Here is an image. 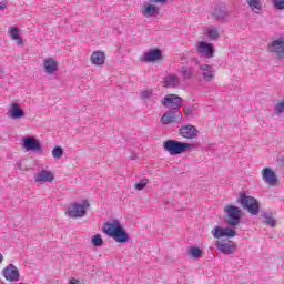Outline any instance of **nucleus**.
I'll list each match as a JSON object with an SVG mask.
<instances>
[{
  "label": "nucleus",
  "mask_w": 284,
  "mask_h": 284,
  "mask_svg": "<svg viewBox=\"0 0 284 284\" xmlns=\"http://www.w3.org/2000/svg\"><path fill=\"white\" fill-rule=\"evenodd\" d=\"M102 232L106 234V236H110V239H114L116 243H128V241H130V235L123 230L119 220L105 222Z\"/></svg>",
  "instance_id": "obj_1"
},
{
  "label": "nucleus",
  "mask_w": 284,
  "mask_h": 284,
  "mask_svg": "<svg viewBox=\"0 0 284 284\" xmlns=\"http://www.w3.org/2000/svg\"><path fill=\"white\" fill-rule=\"evenodd\" d=\"M194 144L187 142H181L175 140H166L163 142V149L169 152L171 156H176L179 154H184V152H190L193 150Z\"/></svg>",
  "instance_id": "obj_2"
},
{
  "label": "nucleus",
  "mask_w": 284,
  "mask_h": 284,
  "mask_svg": "<svg viewBox=\"0 0 284 284\" xmlns=\"http://www.w3.org/2000/svg\"><path fill=\"white\" fill-rule=\"evenodd\" d=\"M237 203H240L244 210H247L252 216H257L258 212H261V204L254 196L241 194L237 199Z\"/></svg>",
  "instance_id": "obj_3"
},
{
  "label": "nucleus",
  "mask_w": 284,
  "mask_h": 284,
  "mask_svg": "<svg viewBox=\"0 0 284 284\" xmlns=\"http://www.w3.org/2000/svg\"><path fill=\"white\" fill-rule=\"evenodd\" d=\"M88 207H90V202L88 200H82V202H74L67 211V216L69 219H83L88 214Z\"/></svg>",
  "instance_id": "obj_4"
},
{
  "label": "nucleus",
  "mask_w": 284,
  "mask_h": 284,
  "mask_svg": "<svg viewBox=\"0 0 284 284\" xmlns=\"http://www.w3.org/2000/svg\"><path fill=\"white\" fill-rule=\"evenodd\" d=\"M224 212L227 214V225H231L234 227L235 225H239L241 223V216L243 214V211L239 209V206H234L232 204H227L224 209Z\"/></svg>",
  "instance_id": "obj_5"
},
{
  "label": "nucleus",
  "mask_w": 284,
  "mask_h": 284,
  "mask_svg": "<svg viewBox=\"0 0 284 284\" xmlns=\"http://www.w3.org/2000/svg\"><path fill=\"white\" fill-rule=\"evenodd\" d=\"M183 104V99L176 94H168L162 100V105L170 111H181V105Z\"/></svg>",
  "instance_id": "obj_6"
},
{
  "label": "nucleus",
  "mask_w": 284,
  "mask_h": 284,
  "mask_svg": "<svg viewBox=\"0 0 284 284\" xmlns=\"http://www.w3.org/2000/svg\"><path fill=\"white\" fill-rule=\"evenodd\" d=\"M181 121H183V114L181 111H169L164 113L160 119V123H162V125H170V123H181Z\"/></svg>",
  "instance_id": "obj_7"
},
{
  "label": "nucleus",
  "mask_w": 284,
  "mask_h": 284,
  "mask_svg": "<svg viewBox=\"0 0 284 284\" xmlns=\"http://www.w3.org/2000/svg\"><path fill=\"white\" fill-rule=\"evenodd\" d=\"M262 179L268 187H276L278 185V178L276 176V172L272 170V168H264L262 170Z\"/></svg>",
  "instance_id": "obj_8"
},
{
  "label": "nucleus",
  "mask_w": 284,
  "mask_h": 284,
  "mask_svg": "<svg viewBox=\"0 0 284 284\" xmlns=\"http://www.w3.org/2000/svg\"><path fill=\"white\" fill-rule=\"evenodd\" d=\"M179 134L182 136V139H186L187 141H194V139L199 136V130H196V126L192 124L182 125L179 129Z\"/></svg>",
  "instance_id": "obj_9"
},
{
  "label": "nucleus",
  "mask_w": 284,
  "mask_h": 284,
  "mask_svg": "<svg viewBox=\"0 0 284 284\" xmlns=\"http://www.w3.org/2000/svg\"><path fill=\"white\" fill-rule=\"evenodd\" d=\"M268 52H274L278 59H283L284 55V38H280L273 41L267 47Z\"/></svg>",
  "instance_id": "obj_10"
},
{
  "label": "nucleus",
  "mask_w": 284,
  "mask_h": 284,
  "mask_svg": "<svg viewBox=\"0 0 284 284\" xmlns=\"http://www.w3.org/2000/svg\"><path fill=\"white\" fill-rule=\"evenodd\" d=\"M199 57H204L205 59H212L214 57V47L212 43L200 42L197 47Z\"/></svg>",
  "instance_id": "obj_11"
},
{
  "label": "nucleus",
  "mask_w": 284,
  "mask_h": 284,
  "mask_svg": "<svg viewBox=\"0 0 284 284\" xmlns=\"http://www.w3.org/2000/svg\"><path fill=\"white\" fill-rule=\"evenodd\" d=\"M211 234L214 239H223V236H226L227 239H232V236H236V231L233 229H223L220 226L214 227L211 231Z\"/></svg>",
  "instance_id": "obj_12"
},
{
  "label": "nucleus",
  "mask_w": 284,
  "mask_h": 284,
  "mask_svg": "<svg viewBox=\"0 0 284 284\" xmlns=\"http://www.w3.org/2000/svg\"><path fill=\"white\" fill-rule=\"evenodd\" d=\"M3 276L6 281H10V283H14L19 281V268L17 266L10 264L3 268Z\"/></svg>",
  "instance_id": "obj_13"
},
{
  "label": "nucleus",
  "mask_w": 284,
  "mask_h": 284,
  "mask_svg": "<svg viewBox=\"0 0 284 284\" xmlns=\"http://www.w3.org/2000/svg\"><path fill=\"white\" fill-rule=\"evenodd\" d=\"M161 57H163V52L159 49H153L149 52L143 53L141 61L144 63H154V61L161 60Z\"/></svg>",
  "instance_id": "obj_14"
},
{
  "label": "nucleus",
  "mask_w": 284,
  "mask_h": 284,
  "mask_svg": "<svg viewBox=\"0 0 284 284\" xmlns=\"http://www.w3.org/2000/svg\"><path fill=\"white\" fill-rule=\"evenodd\" d=\"M34 181L36 183H40V185L43 183H52V181H54V173L49 170H42L36 174Z\"/></svg>",
  "instance_id": "obj_15"
},
{
  "label": "nucleus",
  "mask_w": 284,
  "mask_h": 284,
  "mask_svg": "<svg viewBox=\"0 0 284 284\" xmlns=\"http://www.w3.org/2000/svg\"><path fill=\"white\" fill-rule=\"evenodd\" d=\"M200 70L202 71V78L207 83H212L214 81V77H216V71H214V67L210 64L200 65Z\"/></svg>",
  "instance_id": "obj_16"
},
{
  "label": "nucleus",
  "mask_w": 284,
  "mask_h": 284,
  "mask_svg": "<svg viewBox=\"0 0 284 284\" xmlns=\"http://www.w3.org/2000/svg\"><path fill=\"white\" fill-rule=\"evenodd\" d=\"M7 116H9V119H13V121H17V119H23V116H26V113L23 112L21 106H19V103H12L7 112Z\"/></svg>",
  "instance_id": "obj_17"
},
{
  "label": "nucleus",
  "mask_w": 284,
  "mask_h": 284,
  "mask_svg": "<svg viewBox=\"0 0 284 284\" xmlns=\"http://www.w3.org/2000/svg\"><path fill=\"white\" fill-rule=\"evenodd\" d=\"M23 148L27 151L37 150L38 152H41V143H39V140H37L32 136L23 138Z\"/></svg>",
  "instance_id": "obj_18"
},
{
  "label": "nucleus",
  "mask_w": 284,
  "mask_h": 284,
  "mask_svg": "<svg viewBox=\"0 0 284 284\" xmlns=\"http://www.w3.org/2000/svg\"><path fill=\"white\" fill-rule=\"evenodd\" d=\"M43 68L47 74H54L59 70V62L52 58H47L43 60Z\"/></svg>",
  "instance_id": "obj_19"
},
{
  "label": "nucleus",
  "mask_w": 284,
  "mask_h": 284,
  "mask_svg": "<svg viewBox=\"0 0 284 284\" xmlns=\"http://www.w3.org/2000/svg\"><path fill=\"white\" fill-rule=\"evenodd\" d=\"M90 61L92 65H103L105 63V53L103 51H94L91 54Z\"/></svg>",
  "instance_id": "obj_20"
},
{
  "label": "nucleus",
  "mask_w": 284,
  "mask_h": 284,
  "mask_svg": "<svg viewBox=\"0 0 284 284\" xmlns=\"http://www.w3.org/2000/svg\"><path fill=\"white\" fill-rule=\"evenodd\" d=\"M216 247L222 252V254L226 255L232 254L236 250V246L223 242H216Z\"/></svg>",
  "instance_id": "obj_21"
},
{
  "label": "nucleus",
  "mask_w": 284,
  "mask_h": 284,
  "mask_svg": "<svg viewBox=\"0 0 284 284\" xmlns=\"http://www.w3.org/2000/svg\"><path fill=\"white\" fill-rule=\"evenodd\" d=\"M144 17H154V14H159V7L156 4H144V9L142 11Z\"/></svg>",
  "instance_id": "obj_22"
},
{
  "label": "nucleus",
  "mask_w": 284,
  "mask_h": 284,
  "mask_svg": "<svg viewBox=\"0 0 284 284\" xmlns=\"http://www.w3.org/2000/svg\"><path fill=\"white\" fill-rule=\"evenodd\" d=\"M9 37H11V39L16 41L18 45H23V38H21V32H19L18 28H11L9 31Z\"/></svg>",
  "instance_id": "obj_23"
},
{
  "label": "nucleus",
  "mask_w": 284,
  "mask_h": 284,
  "mask_svg": "<svg viewBox=\"0 0 284 284\" xmlns=\"http://www.w3.org/2000/svg\"><path fill=\"white\" fill-rule=\"evenodd\" d=\"M179 84V77L169 75L164 79V88H176Z\"/></svg>",
  "instance_id": "obj_24"
},
{
  "label": "nucleus",
  "mask_w": 284,
  "mask_h": 284,
  "mask_svg": "<svg viewBox=\"0 0 284 284\" xmlns=\"http://www.w3.org/2000/svg\"><path fill=\"white\" fill-rule=\"evenodd\" d=\"M246 3L253 12H261V0H246Z\"/></svg>",
  "instance_id": "obj_25"
},
{
  "label": "nucleus",
  "mask_w": 284,
  "mask_h": 284,
  "mask_svg": "<svg viewBox=\"0 0 284 284\" xmlns=\"http://www.w3.org/2000/svg\"><path fill=\"white\" fill-rule=\"evenodd\" d=\"M189 255L191 258H201L203 256V250L200 247L193 246L189 248Z\"/></svg>",
  "instance_id": "obj_26"
},
{
  "label": "nucleus",
  "mask_w": 284,
  "mask_h": 284,
  "mask_svg": "<svg viewBox=\"0 0 284 284\" xmlns=\"http://www.w3.org/2000/svg\"><path fill=\"white\" fill-rule=\"evenodd\" d=\"M180 72H181L183 79H192L194 77L193 68L182 67Z\"/></svg>",
  "instance_id": "obj_27"
},
{
  "label": "nucleus",
  "mask_w": 284,
  "mask_h": 284,
  "mask_svg": "<svg viewBox=\"0 0 284 284\" xmlns=\"http://www.w3.org/2000/svg\"><path fill=\"white\" fill-rule=\"evenodd\" d=\"M284 112V100H282L280 103H277L273 110V114L276 116H281Z\"/></svg>",
  "instance_id": "obj_28"
},
{
  "label": "nucleus",
  "mask_w": 284,
  "mask_h": 284,
  "mask_svg": "<svg viewBox=\"0 0 284 284\" xmlns=\"http://www.w3.org/2000/svg\"><path fill=\"white\" fill-rule=\"evenodd\" d=\"M91 243L95 247H101V245H103V237H101V234H97L91 239Z\"/></svg>",
  "instance_id": "obj_29"
},
{
  "label": "nucleus",
  "mask_w": 284,
  "mask_h": 284,
  "mask_svg": "<svg viewBox=\"0 0 284 284\" xmlns=\"http://www.w3.org/2000/svg\"><path fill=\"white\" fill-rule=\"evenodd\" d=\"M214 17L217 19V21H223V19L227 17V12L223 9H217L214 12Z\"/></svg>",
  "instance_id": "obj_30"
},
{
  "label": "nucleus",
  "mask_w": 284,
  "mask_h": 284,
  "mask_svg": "<svg viewBox=\"0 0 284 284\" xmlns=\"http://www.w3.org/2000/svg\"><path fill=\"white\" fill-rule=\"evenodd\" d=\"M53 159H61L63 156V149L61 146H54L52 150Z\"/></svg>",
  "instance_id": "obj_31"
},
{
  "label": "nucleus",
  "mask_w": 284,
  "mask_h": 284,
  "mask_svg": "<svg viewBox=\"0 0 284 284\" xmlns=\"http://www.w3.org/2000/svg\"><path fill=\"white\" fill-rule=\"evenodd\" d=\"M264 224L270 225V227H274V225H276V221L272 216L264 214Z\"/></svg>",
  "instance_id": "obj_32"
},
{
  "label": "nucleus",
  "mask_w": 284,
  "mask_h": 284,
  "mask_svg": "<svg viewBox=\"0 0 284 284\" xmlns=\"http://www.w3.org/2000/svg\"><path fill=\"white\" fill-rule=\"evenodd\" d=\"M207 34H209L210 39H219V37H221V33L215 28L209 29Z\"/></svg>",
  "instance_id": "obj_33"
},
{
  "label": "nucleus",
  "mask_w": 284,
  "mask_h": 284,
  "mask_svg": "<svg viewBox=\"0 0 284 284\" xmlns=\"http://www.w3.org/2000/svg\"><path fill=\"white\" fill-rule=\"evenodd\" d=\"M272 3L276 10H284V0H273Z\"/></svg>",
  "instance_id": "obj_34"
},
{
  "label": "nucleus",
  "mask_w": 284,
  "mask_h": 284,
  "mask_svg": "<svg viewBox=\"0 0 284 284\" xmlns=\"http://www.w3.org/2000/svg\"><path fill=\"white\" fill-rule=\"evenodd\" d=\"M148 185V180L141 181L135 184L136 190H144V187Z\"/></svg>",
  "instance_id": "obj_35"
},
{
  "label": "nucleus",
  "mask_w": 284,
  "mask_h": 284,
  "mask_svg": "<svg viewBox=\"0 0 284 284\" xmlns=\"http://www.w3.org/2000/svg\"><path fill=\"white\" fill-rule=\"evenodd\" d=\"M141 97L142 99H150L152 97V91L143 90Z\"/></svg>",
  "instance_id": "obj_36"
},
{
  "label": "nucleus",
  "mask_w": 284,
  "mask_h": 284,
  "mask_svg": "<svg viewBox=\"0 0 284 284\" xmlns=\"http://www.w3.org/2000/svg\"><path fill=\"white\" fill-rule=\"evenodd\" d=\"M6 8H8V2L7 1L0 2V11L6 10Z\"/></svg>",
  "instance_id": "obj_37"
},
{
  "label": "nucleus",
  "mask_w": 284,
  "mask_h": 284,
  "mask_svg": "<svg viewBox=\"0 0 284 284\" xmlns=\"http://www.w3.org/2000/svg\"><path fill=\"white\" fill-rule=\"evenodd\" d=\"M69 284H81V281L77 280V278H71L69 281Z\"/></svg>",
  "instance_id": "obj_38"
},
{
  "label": "nucleus",
  "mask_w": 284,
  "mask_h": 284,
  "mask_svg": "<svg viewBox=\"0 0 284 284\" xmlns=\"http://www.w3.org/2000/svg\"><path fill=\"white\" fill-rule=\"evenodd\" d=\"M0 263H3V254L0 253Z\"/></svg>",
  "instance_id": "obj_39"
},
{
  "label": "nucleus",
  "mask_w": 284,
  "mask_h": 284,
  "mask_svg": "<svg viewBox=\"0 0 284 284\" xmlns=\"http://www.w3.org/2000/svg\"><path fill=\"white\" fill-rule=\"evenodd\" d=\"M184 112H185V114H191L192 113V111H190L189 109L185 110Z\"/></svg>",
  "instance_id": "obj_40"
},
{
  "label": "nucleus",
  "mask_w": 284,
  "mask_h": 284,
  "mask_svg": "<svg viewBox=\"0 0 284 284\" xmlns=\"http://www.w3.org/2000/svg\"><path fill=\"white\" fill-rule=\"evenodd\" d=\"M6 71H3V69H0V74H3Z\"/></svg>",
  "instance_id": "obj_41"
}]
</instances>
